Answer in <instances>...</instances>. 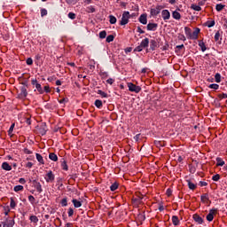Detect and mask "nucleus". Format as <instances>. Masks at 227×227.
<instances>
[{
  "label": "nucleus",
  "instance_id": "29",
  "mask_svg": "<svg viewBox=\"0 0 227 227\" xmlns=\"http://www.w3.org/2000/svg\"><path fill=\"white\" fill-rule=\"evenodd\" d=\"M35 88L40 95L43 94V89H42V85L40 83H36Z\"/></svg>",
  "mask_w": 227,
  "mask_h": 227
},
{
  "label": "nucleus",
  "instance_id": "1",
  "mask_svg": "<svg viewBox=\"0 0 227 227\" xmlns=\"http://www.w3.org/2000/svg\"><path fill=\"white\" fill-rule=\"evenodd\" d=\"M21 84L20 97V98H26L27 97V82H23Z\"/></svg>",
  "mask_w": 227,
  "mask_h": 227
},
{
  "label": "nucleus",
  "instance_id": "17",
  "mask_svg": "<svg viewBox=\"0 0 227 227\" xmlns=\"http://www.w3.org/2000/svg\"><path fill=\"white\" fill-rule=\"evenodd\" d=\"M172 17L173 19H175L176 20H180L182 19V15L180 14V12H178L177 11H174L172 12Z\"/></svg>",
  "mask_w": 227,
  "mask_h": 227
},
{
  "label": "nucleus",
  "instance_id": "61",
  "mask_svg": "<svg viewBox=\"0 0 227 227\" xmlns=\"http://www.w3.org/2000/svg\"><path fill=\"white\" fill-rule=\"evenodd\" d=\"M44 91L46 93H51V88L49 86H44Z\"/></svg>",
  "mask_w": 227,
  "mask_h": 227
},
{
  "label": "nucleus",
  "instance_id": "7",
  "mask_svg": "<svg viewBox=\"0 0 227 227\" xmlns=\"http://www.w3.org/2000/svg\"><path fill=\"white\" fill-rule=\"evenodd\" d=\"M215 212H217V209L209 210V213L206 216L207 221H208L209 223H212V221H214V215H215Z\"/></svg>",
  "mask_w": 227,
  "mask_h": 227
},
{
  "label": "nucleus",
  "instance_id": "28",
  "mask_svg": "<svg viewBox=\"0 0 227 227\" xmlns=\"http://www.w3.org/2000/svg\"><path fill=\"white\" fill-rule=\"evenodd\" d=\"M35 157H36V160H38V162H40V164H45V162L43 161V157L41 156L40 153H36Z\"/></svg>",
  "mask_w": 227,
  "mask_h": 227
},
{
  "label": "nucleus",
  "instance_id": "35",
  "mask_svg": "<svg viewBox=\"0 0 227 227\" xmlns=\"http://www.w3.org/2000/svg\"><path fill=\"white\" fill-rule=\"evenodd\" d=\"M114 35H109L106 37V42H107V43H111V42H114Z\"/></svg>",
  "mask_w": 227,
  "mask_h": 227
},
{
  "label": "nucleus",
  "instance_id": "3",
  "mask_svg": "<svg viewBox=\"0 0 227 227\" xmlns=\"http://www.w3.org/2000/svg\"><path fill=\"white\" fill-rule=\"evenodd\" d=\"M129 91H132L133 93H139L141 91V88L132 82L128 83Z\"/></svg>",
  "mask_w": 227,
  "mask_h": 227
},
{
  "label": "nucleus",
  "instance_id": "36",
  "mask_svg": "<svg viewBox=\"0 0 227 227\" xmlns=\"http://www.w3.org/2000/svg\"><path fill=\"white\" fill-rule=\"evenodd\" d=\"M98 95H100L103 98H107V93L98 90Z\"/></svg>",
  "mask_w": 227,
  "mask_h": 227
},
{
  "label": "nucleus",
  "instance_id": "26",
  "mask_svg": "<svg viewBox=\"0 0 227 227\" xmlns=\"http://www.w3.org/2000/svg\"><path fill=\"white\" fill-rule=\"evenodd\" d=\"M199 46L200 47L202 52H205V51H207V46L205 45V43L203 41H199Z\"/></svg>",
  "mask_w": 227,
  "mask_h": 227
},
{
  "label": "nucleus",
  "instance_id": "22",
  "mask_svg": "<svg viewBox=\"0 0 227 227\" xmlns=\"http://www.w3.org/2000/svg\"><path fill=\"white\" fill-rule=\"evenodd\" d=\"M172 223H173L174 226H178V224H180V220L178 219V216L173 215Z\"/></svg>",
  "mask_w": 227,
  "mask_h": 227
},
{
  "label": "nucleus",
  "instance_id": "46",
  "mask_svg": "<svg viewBox=\"0 0 227 227\" xmlns=\"http://www.w3.org/2000/svg\"><path fill=\"white\" fill-rule=\"evenodd\" d=\"M215 82H221V74L216 73L215 75Z\"/></svg>",
  "mask_w": 227,
  "mask_h": 227
},
{
  "label": "nucleus",
  "instance_id": "48",
  "mask_svg": "<svg viewBox=\"0 0 227 227\" xmlns=\"http://www.w3.org/2000/svg\"><path fill=\"white\" fill-rule=\"evenodd\" d=\"M28 201H30L31 205H34L35 199L33 195L28 196Z\"/></svg>",
  "mask_w": 227,
  "mask_h": 227
},
{
  "label": "nucleus",
  "instance_id": "9",
  "mask_svg": "<svg viewBox=\"0 0 227 227\" xmlns=\"http://www.w3.org/2000/svg\"><path fill=\"white\" fill-rule=\"evenodd\" d=\"M200 31V28L196 27L195 30L192 33V35H190V40H198Z\"/></svg>",
  "mask_w": 227,
  "mask_h": 227
},
{
  "label": "nucleus",
  "instance_id": "58",
  "mask_svg": "<svg viewBox=\"0 0 227 227\" xmlns=\"http://www.w3.org/2000/svg\"><path fill=\"white\" fill-rule=\"evenodd\" d=\"M72 215H74V209H73L72 207H70V208L68 209V216H69V217H72Z\"/></svg>",
  "mask_w": 227,
  "mask_h": 227
},
{
  "label": "nucleus",
  "instance_id": "13",
  "mask_svg": "<svg viewBox=\"0 0 227 227\" xmlns=\"http://www.w3.org/2000/svg\"><path fill=\"white\" fill-rule=\"evenodd\" d=\"M15 224V221L12 219L6 220V222L3 223V227H13Z\"/></svg>",
  "mask_w": 227,
  "mask_h": 227
},
{
  "label": "nucleus",
  "instance_id": "19",
  "mask_svg": "<svg viewBox=\"0 0 227 227\" xmlns=\"http://www.w3.org/2000/svg\"><path fill=\"white\" fill-rule=\"evenodd\" d=\"M2 169H4V171H12V166L8 162H4L2 164Z\"/></svg>",
  "mask_w": 227,
  "mask_h": 227
},
{
  "label": "nucleus",
  "instance_id": "31",
  "mask_svg": "<svg viewBox=\"0 0 227 227\" xmlns=\"http://www.w3.org/2000/svg\"><path fill=\"white\" fill-rule=\"evenodd\" d=\"M116 189H118V183H114V184L110 186V190L112 191V192H114V191H116Z\"/></svg>",
  "mask_w": 227,
  "mask_h": 227
},
{
  "label": "nucleus",
  "instance_id": "16",
  "mask_svg": "<svg viewBox=\"0 0 227 227\" xmlns=\"http://www.w3.org/2000/svg\"><path fill=\"white\" fill-rule=\"evenodd\" d=\"M139 22L141 24H144V25H146L147 22H148V19L146 18V14H142L140 17H139Z\"/></svg>",
  "mask_w": 227,
  "mask_h": 227
},
{
  "label": "nucleus",
  "instance_id": "42",
  "mask_svg": "<svg viewBox=\"0 0 227 227\" xmlns=\"http://www.w3.org/2000/svg\"><path fill=\"white\" fill-rule=\"evenodd\" d=\"M62 169H64V171H68V165L67 164V161H63L61 164Z\"/></svg>",
  "mask_w": 227,
  "mask_h": 227
},
{
  "label": "nucleus",
  "instance_id": "51",
  "mask_svg": "<svg viewBox=\"0 0 227 227\" xmlns=\"http://www.w3.org/2000/svg\"><path fill=\"white\" fill-rule=\"evenodd\" d=\"M142 200H143L142 197H138V198H137V199H134V201H135L136 203H137L138 205H141Z\"/></svg>",
  "mask_w": 227,
  "mask_h": 227
},
{
  "label": "nucleus",
  "instance_id": "34",
  "mask_svg": "<svg viewBox=\"0 0 227 227\" xmlns=\"http://www.w3.org/2000/svg\"><path fill=\"white\" fill-rule=\"evenodd\" d=\"M109 22H110V24H116V17H114V16H113V15H110L109 16Z\"/></svg>",
  "mask_w": 227,
  "mask_h": 227
},
{
  "label": "nucleus",
  "instance_id": "6",
  "mask_svg": "<svg viewBox=\"0 0 227 227\" xmlns=\"http://www.w3.org/2000/svg\"><path fill=\"white\" fill-rule=\"evenodd\" d=\"M162 8H164L162 5H158L156 8L151 9V15L153 17H157V15L160 13V10H162Z\"/></svg>",
  "mask_w": 227,
  "mask_h": 227
},
{
  "label": "nucleus",
  "instance_id": "30",
  "mask_svg": "<svg viewBox=\"0 0 227 227\" xmlns=\"http://www.w3.org/2000/svg\"><path fill=\"white\" fill-rule=\"evenodd\" d=\"M216 166H224V160H223V159L217 157L216 158Z\"/></svg>",
  "mask_w": 227,
  "mask_h": 227
},
{
  "label": "nucleus",
  "instance_id": "5",
  "mask_svg": "<svg viewBox=\"0 0 227 227\" xmlns=\"http://www.w3.org/2000/svg\"><path fill=\"white\" fill-rule=\"evenodd\" d=\"M38 133L41 136H45L47 134V124L45 122L42 123L38 128Z\"/></svg>",
  "mask_w": 227,
  "mask_h": 227
},
{
  "label": "nucleus",
  "instance_id": "27",
  "mask_svg": "<svg viewBox=\"0 0 227 227\" xmlns=\"http://www.w3.org/2000/svg\"><path fill=\"white\" fill-rule=\"evenodd\" d=\"M224 4H217L216 5H215V10H216V12H223V10H224Z\"/></svg>",
  "mask_w": 227,
  "mask_h": 227
},
{
  "label": "nucleus",
  "instance_id": "33",
  "mask_svg": "<svg viewBox=\"0 0 227 227\" xmlns=\"http://www.w3.org/2000/svg\"><path fill=\"white\" fill-rule=\"evenodd\" d=\"M208 88H210V90H219V84L212 83V84L208 85Z\"/></svg>",
  "mask_w": 227,
  "mask_h": 227
},
{
  "label": "nucleus",
  "instance_id": "20",
  "mask_svg": "<svg viewBox=\"0 0 227 227\" xmlns=\"http://www.w3.org/2000/svg\"><path fill=\"white\" fill-rule=\"evenodd\" d=\"M157 45H158L157 41H155V40H151L150 41V49H151V51H155V49L157 48Z\"/></svg>",
  "mask_w": 227,
  "mask_h": 227
},
{
  "label": "nucleus",
  "instance_id": "59",
  "mask_svg": "<svg viewBox=\"0 0 227 227\" xmlns=\"http://www.w3.org/2000/svg\"><path fill=\"white\" fill-rule=\"evenodd\" d=\"M24 153H27V155H31V153H33V152L30 151V150L27 149V148H25V149H24Z\"/></svg>",
  "mask_w": 227,
  "mask_h": 227
},
{
  "label": "nucleus",
  "instance_id": "18",
  "mask_svg": "<svg viewBox=\"0 0 227 227\" xmlns=\"http://www.w3.org/2000/svg\"><path fill=\"white\" fill-rule=\"evenodd\" d=\"M184 33H185L188 40H190L191 39V35L192 34V30L189 27H184Z\"/></svg>",
  "mask_w": 227,
  "mask_h": 227
},
{
  "label": "nucleus",
  "instance_id": "25",
  "mask_svg": "<svg viewBox=\"0 0 227 227\" xmlns=\"http://www.w3.org/2000/svg\"><path fill=\"white\" fill-rule=\"evenodd\" d=\"M191 9L194 10V12H201V6L198 5V4H192L191 5Z\"/></svg>",
  "mask_w": 227,
  "mask_h": 227
},
{
  "label": "nucleus",
  "instance_id": "52",
  "mask_svg": "<svg viewBox=\"0 0 227 227\" xmlns=\"http://www.w3.org/2000/svg\"><path fill=\"white\" fill-rule=\"evenodd\" d=\"M13 129H15V123H12L8 130L9 134H12Z\"/></svg>",
  "mask_w": 227,
  "mask_h": 227
},
{
  "label": "nucleus",
  "instance_id": "57",
  "mask_svg": "<svg viewBox=\"0 0 227 227\" xmlns=\"http://www.w3.org/2000/svg\"><path fill=\"white\" fill-rule=\"evenodd\" d=\"M200 187H207L208 185V183L205 181H200Z\"/></svg>",
  "mask_w": 227,
  "mask_h": 227
},
{
  "label": "nucleus",
  "instance_id": "32",
  "mask_svg": "<svg viewBox=\"0 0 227 227\" xmlns=\"http://www.w3.org/2000/svg\"><path fill=\"white\" fill-rule=\"evenodd\" d=\"M188 187H189V189H191V191H194V189H196V184H194L191 181H188Z\"/></svg>",
  "mask_w": 227,
  "mask_h": 227
},
{
  "label": "nucleus",
  "instance_id": "11",
  "mask_svg": "<svg viewBox=\"0 0 227 227\" xmlns=\"http://www.w3.org/2000/svg\"><path fill=\"white\" fill-rule=\"evenodd\" d=\"M192 217L195 223H198V224H203L204 220L201 218V216H200V215L194 214Z\"/></svg>",
  "mask_w": 227,
  "mask_h": 227
},
{
  "label": "nucleus",
  "instance_id": "55",
  "mask_svg": "<svg viewBox=\"0 0 227 227\" xmlns=\"http://www.w3.org/2000/svg\"><path fill=\"white\" fill-rule=\"evenodd\" d=\"M106 83H107V84H110V85L114 84V79L109 78L108 80H106Z\"/></svg>",
  "mask_w": 227,
  "mask_h": 227
},
{
  "label": "nucleus",
  "instance_id": "8",
  "mask_svg": "<svg viewBox=\"0 0 227 227\" xmlns=\"http://www.w3.org/2000/svg\"><path fill=\"white\" fill-rule=\"evenodd\" d=\"M161 17L165 21L169 20V19H171V13L169 12L168 10H163L161 11Z\"/></svg>",
  "mask_w": 227,
  "mask_h": 227
},
{
  "label": "nucleus",
  "instance_id": "60",
  "mask_svg": "<svg viewBox=\"0 0 227 227\" xmlns=\"http://www.w3.org/2000/svg\"><path fill=\"white\" fill-rule=\"evenodd\" d=\"M27 65H33V59L28 58V59H27Z\"/></svg>",
  "mask_w": 227,
  "mask_h": 227
},
{
  "label": "nucleus",
  "instance_id": "54",
  "mask_svg": "<svg viewBox=\"0 0 227 227\" xmlns=\"http://www.w3.org/2000/svg\"><path fill=\"white\" fill-rule=\"evenodd\" d=\"M47 15V10L46 9H41V17H45Z\"/></svg>",
  "mask_w": 227,
  "mask_h": 227
},
{
  "label": "nucleus",
  "instance_id": "37",
  "mask_svg": "<svg viewBox=\"0 0 227 227\" xmlns=\"http://www.w3.org/2000/svg\"><path fill=\"white\" fill-rule=\"evenodd\" d=\"M60 205L62 207H67L68 205V201H67V198H64V199L61 200Z\"/></svg>",
  "mask_w": 227,
  "mask_h": 227
},
{
  "label": "nucleus",
  "instance_id": "64",
  "mask_svg": "<svg viewBox=\"0 0 227 227\" xmlns=\"http://www.w3.org/2000/svg\"><path fill=\"white\" fill-rule=\"evenodd\" d=\"M218 97L219 98H227V94L223 93V94H220Z\"/></svg>",
  "mask_w": 227,
  "mask_h": 227
},
{
  "label": "nucleus",
  "instance_id": "62",
  "mask_svg": "<svg viewBox=\"0 0 227 227\" xmlns=\"http://www.w3.org/2000/svg\"><path fill=\"white\" fill-rule=\"evenodd\" d=\"M167 196H171V194H173V191H171V189H168L167 192H166Z\"/></svg>",
  "mask_w": 227,
  "mask_h": 227
},
{
  "label": "nucleus",
  "instance_id": "2",
  "mask_svg": "<svg viewBox=\"0 0 227 227\" xmlns=\"http://www.w3.org/2000/svg\"><path fill=\"white\" fill-rule=\"evenodd\" d=\"M129 19H130V12H124L122 13V17H121L120 25L121 26H127V24H129Z\"/></svg>",
  "mask_w": 227,
  "mask_h": 227
},
{
  "label": "nucleus",
  "instance_id": "44",
  "mask_svg": "<svg viewBox=\"0 0 227 227\" xmlns=\"http://www.w3.org/2000/svg\"><path fill=\"white\" fill-rule=\"evenodd\" d=\"M29 220L31 223H38V217L36 215H31Z\"/></svg>",
  "mask_w": 227,
  "mask_h": 227
},
{
  "label": "nucleus",
  "instance_id": "47",
  "mask_svg": "<svg viewBox=\"0 0 227 227\" xmlns=\"http://www.w3.org/2000/svg\"><path fill=\"white\" fill-rule=\"evenodd\" d=\"M137 219H138V220L140 221V223H141V222L145 221V219H146V217L145 216L144 214H139V215H137Z\"/></svg>",
  "mask_w": 227,
  "mask_h": 227
},
{
  "label": "nucleus",
  "instance_id": "38",
  "mask_svg": "<svg viewBox=\"0 0 227 227\" xmlns=\"http://www.w3.org/2000/svg\"><path fill=\"white\" fill-rule=\"evenodd\" d=\"M19 191H24V186H22V185H16L14 187V192H19Z\"/></svg>",
  "mask_w": 227,
  "mask_h": 227
},
{
  "label": "nucleus",
  "instance_id": "56",
  "mask_svg": "<svg viewBox=\"0 0 227 227\" xmlns=\"http://www.w3.org/2000/svg\"><path fill=\"white\" fill-rule=\"evenodd\" d=\"M178 40H181L182 42H185V40H186L185 35L180 34L178 35Z\"/></svg>",
  "mask_w": 227,
  "mask_h": 227
},
{
  "label": "nucleus",
  "instance_id": "39",
  "mask_svg": "<svg viewBox=\"0 0 227 227\" xmlns=\"http://www.w3.org/2000/svg\"><path fill=\"white\" fill-rule=\"evenodd\" d=\"M95 106L96 107H98V109H100V107H102V100L97 99L95 101Z\"/></svg>",
  "mask_w": 227,
  "mask_h": 227
},
{
  "label": "nucleus",
  "instance_id": "49",
  "mask_svg": "<svg viewBox=\"0 0 227 227\" xmlns=\"http://www.w3.org/2000/svg\"><path fill=\"white\" fill-rule=\"evenodd\" d=\"M221 37V34L219 33V31H217L215 35V42H219V38Z\"/></svg>",
  "mask_w": 227,
  "mask_h": 227
},
{
  "label": "nucleus",
  "instance_id": "41",
  "mask_svg": "<svg viewBox=\"0 0 227 227\" xmlns=\"http://www.w3.org/2000/svg\"><path fill=\"white\" fill-rule=\"evenodd\" d=\"M68 19H71V20H75L76 14L74 12H69L67 14Z\"/></svg>",
  "mask_w": 227,
  "mask_h": 227
},
{
  "label": "nucleus",
  "instance_id": "15",
  "mask_svg": "<svg viewBox=\"0 0 227 227\" xmlns=\"http://www.w3.org/2000/svg\"><path fill=\"white\" fill-rule=\"evenodd\" d=\"M150 43V39H148V37H145L144 40H142L140 45L144 48L146 49V47H148Z\"/></svg>",
  "mask_w": 227,
  "mask_h": 227
},
{
  "label": "nucleus",
  "instance_id": "63",
  "mask_svg": "<svg viewBox=\"0 0 227 227\" xmlns=\"http://www.w3.org/2000/svg\"><path fill=\"white\" fill-rule=\"evenodd\" d=\"M129 52H132V48L131 47H129V48L125 49V53L129 54Z\"/></svg>",
  "mask_w": 227,
  "mask_h": 227
},
{
  "label": "nucleus",
  "instance_id": "14",
  "mask_svg": "<svg viewBox=\"0 0 227 227\" xmlns=\"http://www.w3.org/2000/svg\"><path fill=\"white\" fill-rule=\"evenodd\" d=\"M72 203L74 208H81V207H82V202H81L80 200H77V199H73Z\"/></svg>",
  "mask_w": 227,
  "mask_h": 227
},
{
  "label": "nucleus",
  "instance_id": "53",
  "mask_svg": "<svg viewBox=\"0 0 227 227\" xmlns=\"http://www.w3.org/2000/svg\"><path fill=\"white\" fill-rule=\"evenodd\" d=\"M99 75L100 77H109V74H107V72H100Z\"/></svg>",
  "mask_w": 227,
  "mask_h": 227
},
{
  "label": "nucleus",
  "instance_id": "23",
  "mask_svg": "<svg viewBox=\"0 0 227 227\" xmlns=\"http://www.w3.org/2000/svg\"><path fill=\"white\" fill-rule=\"evenodd\" d=\"M205 26H207V27H214L215 26V20H207Z\"/></svg>",
  "mask_w": 227,
  "mask_h": 227
},
{
  "label": "nucleus",
  "instance_id": "21",
  "mask_svg": "<svg viewBox=\"0 0 227 227\" xmlns=\"http://www.w3.org/2000/svg\"><path fill=\"white\" fill-rule=\"evenodd\" d=\"M49 159L51 160H53V162H58V155H56V153H51L49 154Z\"/></svg>",
  "mask_w": 227,
  "mask_h": 227
},
{
  "label": "nucleus",
  "instance_id": "45",
  "mask_svg": "<svg viewBox=\"0 0 227 227\" xmlns=\"http://www.w3.org/2000/svg\"><path fill=\"white\" fill-rule=\"evenodd\" d=\"M10 207L11 208H15V207H17V203H15V200L13 198H11Z\"/></svg>",
  "mask_w": 227,
  "mask_h": 227
},
{
  "label": "nucleus",
  "instance_id": "43",
  "mask_svg": "<svg viewBox=\"0 0 227 227\" xmlns=\"http://www.w3.org/2000/svg\"><path fill=\"white\" fill-rule=\"evenodd\" d=\"M220 179H221V176L219 174H216V175L213 176V177H212V180L214 182H219Z\"/></svg>",
  "mask_w": 227,
  "mask_h": 227
},
{
  "label": "nucleus",
  "instance_id": "50",
  "mask_svg": "<svg viewBox=\"0 0 227 227\" xmlns=\"http://www.w3.org/2000/svg\"><path fill=\"white\" fill-rule=\"evenodd\" d=\"M143 47H142V45L140 44V45H138L137 47H136L135 48V52H141V51H143Z\"/></svg>",
  "mask_w": 227,
  "mask_h": 227
},
{
  "label": "nucleus",
  "instance_id": "40",
  "mask_svg": "<svg viewBox=\"0 0 227 227\" xmlns=\"http://www.w3.org/2000/svg\"><path fill=\"white\" fill-rule=\"evenodd\" d=\"M106 36H107V32H106V30H103L99 33V38L104 39Z\"/></svg>",
  "mask_w": 227,
  "mask_h": 227
},
{
  "label": "nucleus",
  "instance_id": "10",
  "mask_svg": "<svg viewBox=\"0 0 227 227\" xmlns=\"http://www.w3.org/2000/svg\"><path fill=\"white\" fill-rule=\"evenodd\" d=\"M33 185L36 189L37 192H43V190L42 189V184H40V182L34 180Z\"/></svg>",
  "mask_w": 227,
  "mask_h": 227
},
{
  "label": "nucleus",
  "instance_id": "12",
  "mask_svg": "<svg viewBox=\"0 0 227 227\" xmlns=\"http://www.w3.org/2000/svg\"><path fill=\"white\" fill-rule=\"evenodd\" d=\"M159 27L157 23H148L147 24V31H155Z\"/></svg>",
  "mask_w": 227,
  "mask_h": 227
},
{
  "label": "nucleus",
  "instance_id": "24",
  "mask_svg": "<svg viewBox=\"0 0 227 227\" xmlns=\"http://www.w3.org/2000/svg\"><path fill=\"white\" fill-rule=\"evenodd\" d=\"M202 203H207L208 201V193H204L200 196Z\"/></svg>",
  "mask_w": 227,
  "mask_h": 227
},
{
  "label": "nucleus",
  "instance_id": "4",
  "mask_svg": "<svg viewBox=\"0 0 227 227\" xmlns=\"http://www.w3.org/2000/svg\"><path fill=\"white\" fill-rule=\"evenodd\" d=\"M44 179L47 182V184L52 183L54 181L55 176L52 173V170L48 171Z\"/></svg>",
  "mask_w": 227,
  "mask_h": 227
}]
</instances>
